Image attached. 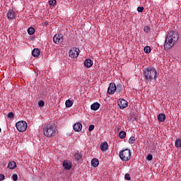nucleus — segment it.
<instances>
[{
	"instance_id": "obj_11",
	"label": "nucleus",
	"mask_w": 181,
	"mask_h": 181,
	"mask_svg": "<svg viewBox=\"0 0 181 181\" xmlns=\"http://www.w3.org/2000/svg\"><path fill=\"white\" fill-rule=\"evenodd\" d=\"M16 14H15V11L13 10H9L7 13V19L8 21H12V19H15Z\"/></svg>"
},
{
	"instance_id": "obj_9",
	"label": "nucleus",
	"mask_w": 181,
	"mask_h": 181,
	"mask_svg": "<svg viewBox=\"0 0 181 181\" xmlns=\"http://www.w3.org/2000/svg\"><path fill=\"white\" fill-rule=\"evenodd\" d=\"M63 34H56L54 37H53V41L55 43V45H60L62 43H63Z\"/></svg>"
},
{
	"instance_id": "obj_1",
	"label": "nucleus",
	"mask_w": 181,
	"mask_h": 181,
	"mask_svg": "<svg viewBox=\"0 0 181 181\" xmlns=\"http://www.w3.org/2000/svg\"><path fill=\"white\" fill-rule=\"evenodd\" d=\"M179 40V33L176 31H170L165 38L164 49L169 50L175 46V43Z\"/></svg>"
},
{
	"instance_id": "obj_30",
	"label": "nucleus",
	"mask_w": 181,
	"mask_h": 181,
	"mask_svg": "<svg viewBox=\"0 0 181 181\" xmlns=\"http://www.w3.org/2000/svg\"><path fill=\"white\" fill-rule=\"evenodd\" d=\"M147 160H152L153 159V156L152 154H148L146 157Z\"/></svg>"
},
{
	"instance_id": "obj_8",
	"label": "nucleus",
	"mask_w": 181,
	"mask_h": 181,
	"mask_svg": "<svg viewBox=\"0 0 181 181\" xmlns=\"http://www.w3.org/2000/svg\"><path fill=\"white\" fill-rule=\"evenodd\" d=\"M117 105L120 110H125V108L128 107V101H127L125 99L119 98L117 100Z\"/></svg>"
},
{
	"instance_id": "obj_15",
	"label": "nucleus",
	"mask_w": 181,
	"mask_h": 181,
	"mask_svg": "<svg viewBox=\"0 0 181 181\" xmlns=\"http://www.w3.org/2000/svg\"><path fill=\"white\" fill-rule=\"evenodd\" d=\"M63 167L66 170H70L71 169V164L69 163L67 160H64L63 163Z\"/></svg>"
},
{
	"instance_id": "obj_13",
	"label": "nucleus",
	"mask_w": 181,
	"mask_h": 181,
	"mask_svg": "<svg viewBox=\"0 0 181 181\" xmlns=\"http://www.w3.org/2000/svg\"><path fill=\"white\" fill-rule=\"evenodd\" d=\"M166 119V115L163 113H160L158 115V120L159 122H164V121Z\"/></svg>"
},
{
	"instance_id": "obj_26",
	"label": "nucleus",
	"mask_w": 181,
	"mask_h": 181,
	"mask_svg": "<svg viewBox=\"0 0 181 181\" xmlns=\"http://www.w3.org/2000/svg\"><path fill=\"white\" fill-rule=\"evenodd\" d=\"M129 144H135V136H131L129 139Z\"/></svg>"
},
{
	"instance_id": "obj_35",
	"label": "nucleus",
	"mask_w": 181,
	"mask_h": 181,
	"mask_svg": "<svg viewBox=\"0 0 181 181\" xmlns=\"http://www.w3.org/2000/svg\"><path fill=\"white\" fill-rule=\"evenodd\" d=\"M137 11L138 12H144V7H138Z\"/></svg>"
},
{
	"instance_id": "obj_10",
	"label": "nucleus",
	"mask_w": 181,
	"mask_h": 181,
	"mask_svg": "<svg viewBox=\"0 0 181 181\" xmlns=\"http://www.w3.org/2000/svg\"><path fill=\"white\" fill-rule=\"evenodd\" d=\"M83 129V124L81 122L75 123L74 125V131L75 132H80Z\"/></svg>"
},
{
	"instance_id": "obj_29",
	"label": "nucleus",
	"mask_w": 181,
	"mask_h": 181,
	"mask_svg": "<svg viewBox=\"0 0 181 181\" xmlns=\"http://www.w3.org/2000/svg\"><path fill=\"white\" fill-rule=\"evenodd\" d=\"M124 179L126 180H131V175H129V174H128V173L125 174Z\"/></svg>"
},
{
	"instance_id": "obj_27",
	"label": "nucleus",
	"mask_w": 181,
	"mask_h": 181,
	"mask_svg": "<svg viewBox=\"0 0 181 181\" xmlns=\"http://www.w3.org/2000/svg\"><path fill=\"white\" fill-rule=\"evenodd\" d=\"M49 4L51 5L52 6H54V5H56V0H49Z\"/></svg>"
},
{
	"instance_id": "obj_6",
	"label": "nucleus",
	"mask_w": 181,
	"mask_h": 181,
	"mask_svg": "<svg viewBox=\"0 0 181 181\" xmlns=\"http://www.w3.org/2000/svg\"><path fill=\"white\" fill-rule=\"evenodd\" d=\"M122 87H124V86L121 83L115 85V83H110V86L107 88V91H115L116 90H117V91H122Z\"/></svg>"
},
{
	"instance_id": "obj_25",
	"label": "nucleus",
	"mask_w": 181,
	"mask_h": 181,
	"mask_svg": "<svg viewBox=\"0 0 181 181\" xmlns=\"http://www.w3.org/2000/svg\"><path fill=\"white\" fill-rule=\"evenodd\" d=\"M28 35H33L35 33V28H33L32 27L29 28L28 29Z\"/></svg>"
},
{
	"instance_id": "obj_12",
	"label": "nucleus",
	"mask_w": 181,
	"mask_h": 181,
	"mask_svg": "<svg viewBox=\"0 0 181 181\" xmlns=\"http://www.w3.org/2000/svg\"><path fill=\"white\" fill-rule=\"evenodd\" d=\"M100 106L101 105L100 103H94L90 105V110H92L93 111H97V110H98Z\"/></svg>"
},
{
	"instance_id": "obj_5",
	"label": "nucleus",
	"mask_w": 181,
	"mask_h": 181,
	"mask_svg": "<svg viewBox=\"0 0 181 181\" xmlns=\"http://www.w3.org/2000/svg\"><path fill=\"white\" fill-rule=\"evenodd\" d=\"M16 127L19 132H25L28 128V123L25 121H19L16 124Z\"/></svg>"
},
{
	"instance_id": "obj_7",
	"label": "nucleus",
	"mask_w": 181,
	"mask_h": 181,
	"mask_svg": "<svg viewBox=\"0 0 181 181\" xmlns=\"http://www.w3.org/2000/svg\"><path fill=\"white\" fill-rule=\"evenodd\" d=\"M78 54H80V49L78 47H73L69 50V57L71 59H76V57H78Z\"/></svg>"
},
{
	"instance_id": "obj_32",
	"label": "nucleus",
	"mask_w": 181,
	"mask_h": 181,
	"mask_svg": "<svg viewBox=\"0 0 181 181\" xmlns=\"http://www.w3.org/2000/svg\"><path fill=\"white\" fill-rule=\"evenodd\" d=\"M94 129V124H90L88 128L89 132H91Z\"/></svg>"
},
{
	"instance_id": "obj_36",
	"label": "nucleus",
	"mask_w": 181,
	"mask_h": 181,
	"mask_svg": "<svg viewBox=\"0 0 181 181\" xmlns=\"http://www.w3.org/2000/svg\"><path fill=\"white\" fill-rule=\"evenodd\" d=\"M5 179V175L4 174H0V181L4 180Z\"/></svg>"
},
{
	"instance_id": "obj_38",
	"label": "nucleus",
	"mask_w": 181,
	"mask_h": 181,
	"mask_svg": "<svg viewBox=\"0 0 181 181\" xmlns=\"http://www.w3.org/2000/svg\"><path fill=\"white\" fill-rule=\"evenodd\" d=\"M1 128H0V132H1Z\"/></svg>"
},
{
	"instance_id": "obj_34",
	"label": "nucleus",
	"mask_w": 181,
	"mask_h": 181,
	"mask_svg": "<svg viewBox=\"0 0 181 181\" xmlns=\"http://www.w3.org/2000/svg\"><path fill=\"white\" fill-rule=\"evenodd\" d=\"M12 177H13V180H14V181L18 180V175L13 174Z\"/></svg>"
},
{
	"instance_id": "obj_31",
	"label": "nucleus",
	"mask_w": 181,
	"mask_h": 181,
	"mask_svg": "<svg viewBox=\"0 0 181 181\" xmlns=\"http://www.w3.org/2000/svg\"><path fill=\"white\" fill-rule=\"evenodd\" d=\"M38 105H39V107H43V106L45 105V101H43V100H40V101L38 102Z\"/></svg>"
},
{
	"instance_id": "obj_17",
	"label": "nucleus",
	"mask_w": 181,
	"mask_h": 181,
	"mask_svg": "<svg viewBox=\"0 0 181 181\" xmlns=\"http://www.w3.org/2000/svg\"><path fill=\"white\" fill-rule=\"evenodd\" d=\"M84 65H85V67L90 69V67L93 66V61H91V59H88L84 61Z\"/></svg>"
},
{
	"instance_id": "obj_33",
	"label": "nucleus",
	"mask_w": 181,
	"mask_h": 181,
	"mask_svg": "<svg viewBox=\"0 0 181 181\" xmlns=\"http://www.w3.org/2000/svg\"><path fill=\"white\" fill-rule=\"evenodd\" d=\"M13 117H14L13 112H8V118H13Z\"/></svg>"
},
{
	"instance_id": "obj_37",
	"label": "nucleus",
	"mask_w": 181,
	"mask_h": 181,
	"mask_svg": "<svg viewBox=\"0 0 181 181\" xmlns=\"http://www.w3.org/2000/svg\"><path fill=\"white\" fill-rule=\"evenodd\" d=\"M115 93V91H107V94H110V95H113V94Z\"/></svg>"
},
{
	"instance_id": "obj_4",
	"label": "nucleus",
	"mask_w": 181,
	"mask_h": 181,
	"mask_svg": "<svg viewBox=\"0 0 181 181\" xmlns=\"http://www.w3.org/2000/svg\"><path fill=\"white\" fill-rule=\"evenodd\" d=\"M119 156L123 162H128L129 159H131L132 153L131 150L126 148L124 150H122L119 151Z\"/></svg>"
},
{
	"instance_id": "obj_16",
	"label": "nucleus",
	"mask_w": 181,
	"mask_h": 181,
	"mask_svg": "<svg viewBox=\"0 0 181 181\" xmlns=\"http://www.w3.org/2000/svg\"><path fill=\"white\" fill-rule=\"evenodd\" d=\"M32 54H33V57H39V56H40V50H39V49H37V48H35L32 51Z\"/></svg>"
},
{
	"instance_id": "obj_24",
	"label": "nucleus",
	"mask_w": 181,
	"mask_h": 181,
	"mask_svg": "<svg viewBox=\"0 0 181 181\" xmlns=\"http://www.w3.org/2000/svg\"><path fill=\"white\" fill-rule=\"evenodd\" d=\"M144 52L146 53V54H149V53H151V47L149 46H146L144 49Z\"/></svg>"
},
{
	"instance_id": "obj_20",
	"label": "nucleus",
	"mask_w": 181,
	"mask_h": 181,
	"mask_svg": "<svg viewBox=\"0 0 181 181\" xmlns=\"http://www.w3.org/2000/svg\"><path fill=\"white\" fill-rule=\"evenodd\" d=\"M8 169H15V168H16V163L15 161H11L8 164Z\"/></svg>"
},
{
	"instance_id": "obj_2",
	"label": "nucleus",
	"mask_w": 181,
	"mask_h": 181,
	"mask_svg": "<svg viewBox=\"0 0 181 181\" xmlns=\"http://www.w3.org/2000/svg\"><path fill=\"white\" fill-rule=\"evenodd\" d=\"M156 69L153 66H148L144 71V76L146 81H152V80H156Z\"/></svg>"
},
{
	"instance_id": "obj_3",
	"label": "nucleus",
	"mask_w": 181,
	"mask_h": 181,
	"mask_svg": "<svg viewBox=\"0 0 181 181\" xmlns=\"http://www.w3.org/2000/svg\"><path fill=\"white\" fill-rule=\"evenodd\" d=\"M43 132L45 136H47V138H52V136H54V135H56V126L51 124H45Z\"/></svg>"
},
{
	"instance_id": "obj_28",
	"label": "nucleus",
	"mask_w": 181,
	"mask_h": 181,
	"mask_svg": "<svg viewBox=\"0 0 181 181\" xmlns=\"http://www.w3.org/2000/svg\"><path fill=\"white\" fill-rule=\"evenodd\" d=\"M144 32H146V33H149L151 28L148 26H145L144 28Z\"/></svg>"
},
{
	"instance_id": "obj_23",
	"label": "nucleus",
	"mask_w": 181,
	"mask_h": 181,
	"mask_svg": "<svg viewBox=\"0 0 181 181\" xmlns=\"http://www.w3.org/2000/svg\"><path fill=\"white\" fill-rule=\"evenodd\" d=\"M127 136V133L124 131H121L119 133V137L121 139H124V138H125Z\"/></svg>"
},
{
	"instance_id": "obj_18",
	"label": "nucleus",
	"mask_w": 181,
	"mask_h": 181,
	"mask_svg": "<svg viewBox=\"0 0 181 181\" xmlns=\"http://www.w3.org/2000/svg\"><path fill=\"white\" fill-rule=\"evenodd\" d=\"M91 165L93 168H97V166L100 165V161H98V159L97 158H93L91 160Z\"/></svg>"
},
{
	"instance_id": "obj_19",
	"label": "nucleus",
	"mask_w": 181,
	"mask_h": 181,
	"mask_svg": "<svg viewBox=\"0 0 181 181\" xmlns=\"http://www.w3.org/2000/svg\"><path fill=\"white\" fill-rule=\"evenodd\" d=\"M75 158L76 159L77 161L80 160L81 158H83V155L80 151H76L74 155Z\"/></svg>"
},
{
	"instance_id": "obj_21",
	"label": "nucleus",
	"mask_w": 181,
	"mask_h": 181,
	"mask_svg": "<svg viewBox=\"0 0 181 181\" xmlns=\"http://www.w3.org/2000/svg\"><path fill=\"white\" fill-rule=\"evenodd\" d=\"M65 105L66 107V108H70L71 107L73 106V101H71V100H66L65 102Z\"/></svg>"
},
{
	"instance_id": "obj_22",
	"label": "nucleus",
	"mask_w": 181,
	"mask_h": 181,
	"mask_svg": "<svg viewBox=\"0 0 181 181\" xmlns=\"http://www.w3.org/2000/svg\"><path fill=\"white\" fill-rule=\"evenodd\" d=\"M175 148H181V139H177L175 141Z\"/></svg>"
},
{
	"instance_id": "obj_14",
	"label": "nucleus",
	"mask_w": 181,
	"mask_h": 181,
	"mask_svg": "<svg viewBox=\"0 0 181 181\" xmlns=\"http://www.w3.org/2000/svg\"><path fill=\"white\" fill-rule=\"evenodd\" d=\"M100 149L103 152H105L108 150V144L107 142H103L100 144Z\"/></svg>"
}]
</instances>
